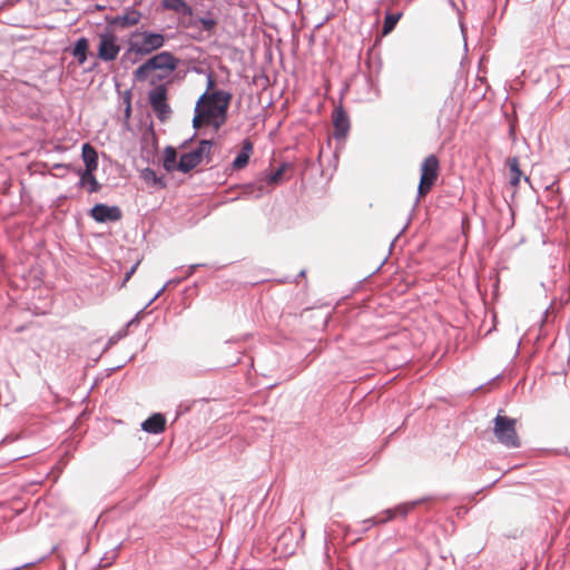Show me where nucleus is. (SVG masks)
Wrapping results in <instances>:
<instances>
[{
    "instance_id": "1",
    "label": "nucleus",
    "mask_w": 570,
    "mask_h": 570,
    "mask_svg": "<svg viewBox=\"0 0 570 570\" xmlns=\"http://www.w3.org/2000/svg\"><path fill=\"white\" fill-rule=\"evenodd\" d=\"M230 100L232 94L227 91L204 92L195 106L194 128L198 129L204 125H212L215 129H218L226 121Z\"/></svg>"
},
{
    "instance_id": "2",
    "label": "nucleus",
    "mask_w": 570,
    "mask_h": 570,
    "mask_svg": "<svg viewBox=\"0 0 570 570\" xmlns=\"http://www.w3.org/2000/svg\"><path fill=\"white\" fill-rule=\"evenodd\" d=\"M419 199L424 198L435 185L440 174V160L435 155L425 157L420 167Z\"/></svg>"
},
{
    "instance_id": "3",
    "label": "nucleus",
    "mask_w": 570,
    "mask_h": 570,
    "mask_svg": "<svg viewBox=\"0 0 570 570\" xmlns=\"http://www.w3.org/2000/svg\"><path fill=\"white\" fill-rule=\"evenodd\" d=\"M517 421L500 413L494 419L493 433L501 444L507 448L520 446V439L515 430Z\"/></svg>"
},
{
    "instance_id": "4",
    "label": "nucleus",
    "mask_w": 570,
    "mask_h": 570,
    "mask_svg": "<svg viewBox=\"0 0 570 570\" xmlns=\"http://www.w3.org/2000/svg\"><path fill=\"white\" fill-rule=\"evenodd\" d=\"M165 45V36L150 31H141L134 35L130 45L132 51L139 55H149Z\"/></svg>"
},
{
    "instance_id": "5",
    "label": "nucleus",
    "mask_w": 570,
    "mask_h": 570,
    "mask_svg": "<svg viewBox=\"0 0 570 570\" xmlns=\"http://www.w3.org/2000/svg\"><path fill=\"white\" fill-rule=\"evenodd\" d=\"M167 88L165 85H159L151 89L148 94V100L156 117L161 121H166L171 114V108L167 102Z\"/></svg>"
},
{
    "instance_id": "6",
    "label": "nucleus",
    "mask_w": 570,
    "mask_h": 570,
    "mask_svg": "<svg viewBox=\"0 0 570 570\" xmlns=\"http://www.w3.org/2000/svg\"><path fill=\"white\" fill-rule=\"evenodd\" d=\"M212 145V140H202L195 150L181 155L177 164V170L188 173L197 167L205 156L208 157Z\"/></svg>"
},
{
    "instance_id": "7",
    "label": "nucleus",
    "mask_w": 570,
    "mask_h": 570,
    "mask_svg": "<svg viewBox=\"0 0 570 570\" xmlns=\"http://www.w3.org/2000/svg\"><path fill=\"white\" fill-rule=\"evenodd\" d=\"M120 52L118 38L112 32L99 35L98 58L104 61H114Z\"/></svg>"
},
{
    "instance_id": "8",
    "label": "nucleus",
    "mask_w": 570,
    "mask_h": 570,
    "mask_svg": "<svg viewBox=\"0 0 570 570\" xmlns=\"http://www.w3.org/2000/svg\"><path fill=\"white\" fill-rule=\"evenodd\" d=\"M153 70H161L170 73L178 67L179 60L170 52L163 51L148 59Z\"/></svg>"
},
{
    "instance_id": "9",
    "label": "nucleus",
    "mask_w": 570,
    "mask_h": 570,
    "mask_svg": "<svg viewBox=\"0 0 570 570\" xmlns=\"http://www.w3.org/2000/svg\"><path fill=\"white\" fill-rule=\"evenodd\" d=\"M90 216L98 223H106L119 220L122 214L120 208L117 206L97 204L91 208Z\"/></svg>"
},
{
    "instance_id": "10",
    "label": "nucleus",
    "mask_w": 570,
    "mask_h": 570,
    "mask_svg": "<svg viewBox=\"0 0 570 570\" xmlns=\"http://www.w3.org/2000/svg\"><path fill=\"white\" fill-rule=\"evenodd\" d=\"M141 17L142 13L139 10L129 7L125 9L124 14L116 16L109 20V23L121 28H129L138 24Z\"/></svg>"
},
{
    "instance_id": "11",
    "label": "nucleus",
    "mask_w": 570,
    "mask_h": 570,
    "mask_svg": "<svg viewBox=\"0 0 570 570\" xmlns=\"http://www.w3.org/2000/svg\"><path fill=\"white\" fill-rule=\"evenodd\" d=\"M333 125H334V135L337 138H344L350 129V120L346 112L342 107H337L333 111Z\"/></svg>"
},
{
    "instance_id": "12",
    "label": "nucleus",
    "mask_w": 570,
    "mask_h": 570,
    "mask_svg": "<svg viewBox=\"0 0 570 570\" xmlns=\"http://www.w3.org/2000/svg\"><path fill=\"white\" fill-rule=\"evenodd\" d=\"M141 428L144 431L153 434L160 433L166 428V419L163 414L156 413L142 422Z\"/></svg>"
},
{
    "instance_id": "13",
    "label": "nucleus",
    "mask_w": 570,
    "mask_h": 570,
    "mask_svg": "<svg viewBox=\"0 0 570 570\" xmlns=\"http://www.w3.org/2000/svg\"><path fill=\"white\" fill-rule=\"evenodd\" d=\"M253 154V144L250 140L245 139L242 145V150L233 161L234 169H243L247 166L249 158Z\"/></svg>"
},
{
    "instance_id": "14",
    "label": "nucleus",
    "mask_w": 570,
    "mask_h": 570,
    "mask_svg": "<svg viewBox=\"0 0 570 570\" xmlns=\"http://www.w3.org/2000/svg\"><path fill=\"white\" fill-rule=\"evenodd\" d=\"M82 160L85 163V170H96L98 167V154L90 144L82 146Z\"/></svg>"
},
{
    "instance_id": "15",
    "label": "nucleus",
    "mask_w": 570,
    "mask_h": 570,
    "mask_svg": "<svg viewBox=\"0 0 570 570\" xmlns=\"http://www.w3.org/2000/svg\"><path fill=\"white\" fill-rule=\"evenodd\" d=\"M507 166L509 168V181L513 188H518L520 184V179L522 176V171L520 169L519 159L517 157L509 158L507 160Z\"/></svg>"
},
{
    "instance_id": "16",
    "label": "nucleus",
    "mask_w": 570,
    "mask_h": 570,
    "mask_svg": "<svg viewBox=\"0 0 570 570\" xmlns=\"http://www.w3.org/2000/svg\"><path fill=\"white\" fill-rule=\"evenodd\" d=\"M161 4L165 9L175 11L177 13L187 16L193 13L191 7L185 0H163Z\"/></svg>"
},
{
    "instance_id": "17",
    "label": "nucleus",
    "mask_w": 570,
    "mask_h": 570,
    "mask_svg": "<svg viewBox=\"0 0 570 570\" xmlns=\"http://www.w3.org/2000/svg\"><path fill=\"white\" fill-rule=\"evenodd\" d=\"M95 170H83L80 175V186L87 187L88 191L96 193L100 189V184L94 175Z\"/></svg>"
},
{
    "instance_id": "18",
    "label": "nucleus",
    "mask_w": 570,
    "mask_h": 570,
    "mask_svg": "<svg viewBox=\"0 0 570 570\" xmlns=\"http://www.w3.org/2000/svg\"><path fill=\"white\" fill-rule=\"evenodd\" d=\"M88 48L89 42L87 38H80L77 40L72 55L77 58L80 65H82L87 60Z\"/></svg>"
},
{
    "instance_id": "19",
    "label": "nucleus",
    "mask_w": 570,
    "mask_h": 570,
    "mask_svg": "<svg viewBox=\"0 0 570 570\" xmlns=\"http://www.w3.org/2000/svg\"><path fill=\"white\" fill-rule=\"evenodd\" d=\"M177 153L174 147H166L164 151V168L167 171L177 169Z\"/></svg>"
},
{
    "instance_id": "20",
    "label": "nucleus",
    "mask_w": 570,
    "mask_h": 570,
    "mask_svg": "<svg viewBox=\"0 0 570 570\" xmlns=\"http://www.w3.org/2000/svg\"><path fill=\"white\" fill-rule=\"evenodd\" d=\"M401 17H402L401 12H399V13H386L385 19H384V23H383L382 35L386 36L390 32H392L393 29L395 28L396 23L401 19Z\"/></svg>"
},
{
    "instance_id": "21",
    "label": "nucleus",
    "mask_w": 570,
    "mask_h": 570,
    "mask_svg": "<svg viewBox=\"0 0 570 570\" xmlns=\"http://www.w3.org/2000/svg\"><path fill=\"white\" fill-rule=\"evenodd\" d=\"M151 71L153 68L150 67L149 61L147 60L135 70V79L137 81H145Z\"/></svg>"
},
{
    "instance_id": "22",
    "label": "nucleus",
    "mask_w": 570,
    "mask_h": 570,
    "mask_svg": "<svg viewBox=\"0 0 570 570\" xmlns=\"http://www.w3.org/2000/svg\"><path fill=\"white\" fill-rule=\"evenodd\" d=\"M397 512L405 514L406 509L397 508L396 510H386L384 512L386 514L385 518H383V519L373 518V519L366 520L365 522H371L372 524L383 523V522H386V521L393 519Z\"/></svg>"
},
{
    "instance_id": "23",
    "label": "nucleus",
    "mask_w": 570,
    "mask_h": 570,
    "mask_svg": "<svg viewBox=\"0 0 570 570\" xmlns=\"http://www.w3.org/2000/svg\"><path fill=\"white\" fill-rule=\"evenodd\" d=\"M198 21L202 24L203 29L209 32L214 31V29L217 26V21L212 18H200Z\"/></svg>"
},
{
    "instance_id": "24",
    "label": "nucleus",
    "mask_w": 570,
    "mask_h": 570,
    "mask_svg": "<svg viewBox=\"0 0 570 570\" xmlns=\"http://www.w3.org/2000/svg\"><path fill=\"white\" fill-rule=\"evenodd\" d=\"M284 167L278 168L276 171L267 177V184H278L282 180Z\"/></svg>"
},
{
    "instance_id": "25",
    "label": "nucleus",
    "mask_w": 570,
    "mask_h": 570,
    "mask_svg": "<svg viewBox=\"0 0 570 570\" xmlns=\"http://www.w3.org/2000/svg\"><path fill=\"white\" fill-rule=\"evenodd\" d=\"M144 178L146 180L151 179L154 183L160 181V179L157 177L156 173L154 170H151V169H146L144 171Z\"/></svg>"
},
{
    "instance_id": "26",
    "label": "nucleus",
    "mask_w": 570,
    "mask_h": 570,
    "mask_svg": "<svg viewBox=\"0 0 570 570\" xmlns=\"http://www.w3.org/2000/svg\"><path fill=\"white\" fill-rule=\"evenodd\" d=\"M139 261L125 274V277H124V283H127L131 276L134 275V273L136 272L137 269V266L139 265Z\"/></svg>"
},
{
    "instance_id": "27",
    "label": "nucleus",
    "mask_w": 570,
    "mask_h": 570,
    "mask_svg": "<svg viewBox=\"0 0 570 570\" xmlns=\"http://www.w3.org/2000/svg\"><path fill=\"white\" fill-rule=\"evenodd\" d=\"M130 111H131V107H130V102H128L127 107H126V117L128 118L130 116Z\"/></svg>"
},
{
    "instance_id": "28",
    "label": "nucleus",
    "mask_w": 570,
    "mask_h": 570,
    "mask_svg": "<svg viewBox=\"0 0 570 570\" xmlns=\"http://www.w3.org/2000/svg\"><path fill=\"white\" fill-rule=\"evenodd\" d=\"M214 87V81L212 79L208 80V89Z\"/></svg>"
},
{
    "instance_id": "29",
    "label": "nucleus",
    "mask_w": 570,
    "mask_h": 570,
    "mask_svg": "<svg viewBox=\"0 0 570 570\" xmlns=\"http://www.w3.org/2000/svg\"><path fill=\"white\" fill-rule=\"evenodd\" d=\"M524 180H525L527 183H530V179H529V177H527V176L524 177Z\"/></svg>"
}]
</instances>
